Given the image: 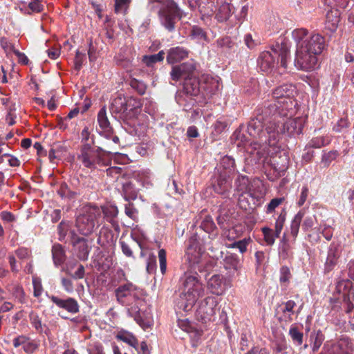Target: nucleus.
<instances>
[{
  "label": "nucleus",
  "instance_id": "2",
  "mask_svg": "<svg viewBox=\"0 0 354 354\" xmlns=\"http://www.w3.org/2000/svg\"><path fill=\"white\" fill-rule=\"evenodd\" d=\"M117 301L125 306L129 315L143 329L149 328L151 325L150 319L144 317L141 312V306L144 303L143 290L130 281L120 285L115 290Z\"/></svg>",
  "mask_w": 354,
  "mask_h": 354
},
{
  "label": "nucleus",
  "instance_id": "57",
  "mask_svg": "<svg viewBox=\"0 0 354 354\" xmlns=\"http://www.w3.org/2000/svg\"><path fill=\"white\" fill-rule=\"evenodd\" d=\"M131 2V0H115V12L119 13L125 11Z\"/></svg>",
  "mask_w": 354,
  "mask_h": 354
},
{
  "label": "nucleus",
  "instance_id": "59",
  "mask_svg": "<svg viewBox=\"0 0 354 354\" xmlns=\"http://www.w3.org/2000/svg\"><path fill=\"white\" fill-rule=\"evenodd\" d=\"M1 46L7 54L10 53H15L17 50L15 48L14 44L10 42L6 38L3 37L1 39Z\"/></svg>",
  "mask_w": 354,
  "mask_h": 354
},
{
  "label": "nucleus",
  "instance_id": "25",
  "mask_svg": "<svg viewBox=\"0 0 354 354\" xmlns=\"http://www.w3.org/2000/svg\"><path fill=\"white\" fill-rule=\"evenodd\" d=\"M339 257L338 247L334 243L330 245L326 261L325 263V271H331L337 264V259Z\"/></svg>",
  "mask_w": 354,
  "mask_h": 354
},
{
  "label": "nucleus",
  "instance_id": "17",
  "mask_svg": "<svg viewBox=\"0 0 354 354\" xmlns=\"http://www.w3.org/2000/svg\"><path fill=\"white\" fill-rule=\"evenodd\" d=\"M230 176L226 174H221L213 184V188L216 193L223 195L224 197L228 196L232 187Z\"/></svg>",
  "mask_w": 354,
  "mask_h": 354
},
{
  "label": "nucleus",
  "instance_id": "13",
  "mask_svg": "<svg viewBox=\"0 0 354 354\" xmlns=\"http://www.w3.org/2000/svg\"><path fill=\"white\" fill-rule=\"evenodd\" d=\"M203 251L196 236L190 237L187 243L184 259L191 271L202 272L203 270Z\"/></svg>",
  "mask_w": 354,
  "mask_h": 354
},
{
  "label": "nucleus",
  "instance_id": "63",
  "mask_svg": "<svg viewBox=\"0 0 354 354\" xmlns=\"http://www.w3.org/2000/svg\"><path fill=\"white\" fill-rule=\"evenodd\" d=\"M28 8L33 12H41L44 10V5L41 0H31L28 4Z\"/></svg>",
  "mask_w": 354,
  "mask_h": 354
},
{
  "label": "nucleus",
  "instance_id": "9",
  "mask_svg": "<svg viewBox=\"0 0 354 354\" xmlns=\"http://www.w3.org/2000/svg\"><path fill=\"white\" fill-rule=\"evenodd\" d=\"M155 3L162 5L158 11L161 24L169 32L174 31L177 18L180 19L177 4L173 0H148V8L151 10L154 9Z\"/></svg>",
  "mask_w": 354,
  "mask_h": 354
},
{
  "label": "nucleus",
  "instance_id": "47",
  "mask_svg": "<svg viewBox=\"0 0 354 354\" xmlns=\"http://www.w3.org/2000/svg\"><path fill=\"white\" fill-rule=\"evenodd\" d=\"M350 126V122L347 118H340L336 123L333 126V131L335 133H343Z\"/></svg>",
  "mask_w": 354,
  "mask_h": 354
},
{
  "label": "nucleus",
  "instance_id": "53",
  "mask_svg": "<svg viewBox=\"0 0 354 354\" xmlns=\"http://www.w3.org/2000/svg\"><path fill=\"white\" fill-rule=\"evenodd\" d=\"M130 86L133 89L136 91L140 95H143L146 91V85L136 79H133L130 82Z\"/></svg>",
  "mask_w": 354,
  "mask_h": 354
},
{
  "label": "nucleus",
  "instance_id": "46",
  "mask_svg": "<svg viewBox=\"0 0 354 354\" xmlns=\"http://www.w3.org/2000/svg\"><path fill=\"white\" fill-rule=\"evenodd\" d=\"M29 319L32 327L35 328L37 332L41 333L43 332V325L38 314L34 311H31L29 314Z\"/></svg>",
  "mask_w": 354,
  "mask_h": 354
},
{
  "label": "nucleus",
  "instance_id": "58",
  "mask_svg": "<svg viewBox=\"0 0 354 354\" xmlns=\"http://www.w3.org/2000/svg\"><path fill=\"white\" fill-rule=\"evenodd\" d=\"M12 294L21 304L25 302V293L21 286H15L12 290Z\"/></svg>",
  "mask_w": 354,
  "mask_h": 354
},
{
  "label": "nucleus",
  "instance_id": "10",
  "mask_svg": "<svg viewBox=\"0 0 354 354\" xmlns=\"http://www.w3.org/2000/svg\"><path fill=\"white\" fill-rule=\"evenodd\" d=\"M100 210L97 206L86 207L76 218L77 231L84 236L91 234L100 225Z\"/></svg>",
  "mask_w": 354,
  "mask_h": 354
},
{
  "label": "nucleus",
  "instance_id": "35",
  "mask_svg": "<svg viewBox=\"0 0 354 354\" xmlns=\"http://www.w3.org/2000/svg\"><path fill=\"white\" fill-rule=\"evenodd\" d=\"M192 97L187 93L185 94L184 91H181L177 93L176 100L179 105L185 108H189L195 102Z\"/></svg>",
  "mask_w": 354,
  "mask_h": 354
},
{
  "label": "nucleus",
  "instance_id": "27",
  "mask_svg": "<svg viewBox=\"0 0 354 354\" xmlns=\"http://www.w3.org/2000/svg\"><path fill=\"white\" fill-rule=\"evenodd\" d=\"M201 82L203 88L211 94H214L219 90L220 84L217 77L204 75L201 79Z\"/></svg>",
  "mask_w": 354,
  "mask_h": 354
},
{
  "label": "nucleus",
  "instance_id": "43",
  "mask_svg": "<svg viewBox=\"0 0 354 354\" xmlns=\"http://www.w3.org/2000/svg\"><path fill=\"white\" fill-rule=\"evenodd\" d=\"M165 53L162 50L160 51L158 53L151 55H145L142 58V62L147 66H152L153 64L162 61L164 59Z\"/></svg>",
  "mask_w": 354,
  "mask_h": 354
},
{
  "label": "nucleus",
  "instance_id": "40",
  "mask_svg": "<svg viewBox=\"0 0 354 354\" xmlns=\"http://www.w3.org/2000/svg\"><path fill=\"white\" fill-rule=\"evenodd\" d=\"M127 281H129L127 279L126 274L121 268H119L115 271L111 279V283L113 286H119L120 285L123 284L122 283H124Z\"/></svg>",
  "mask_w": 354,
  "mask_h": 354
},
{
  "label": "nucleus",
  "instance_id": "52",
  "mask_svg": "<svg viewBox=\"0 0 354 354\" xmlns=\"http://www.w3.org/2000/svg\"><path fill=\"white\" fill-rule=\"evenodd\" d=\"M284 201L285 198L283 197L274 198L272 199L266 206V213L268 214L273 213L276 208H277Z\"/></svg>",
  "mask_w": 354,
  "mask_h": 354
},
{
  "label": "nucleus",
  "instance_id": "62",
  "mask_svg": "<svg viewBox=\"0 0 354 354\" xmlns=\"http://www.w3.org/2000/svg\"><path fill=\"white\" fill-rule=\"evenodd\" d=\"M122 173V168L120 167H111L106 169L107 176L113 178L115 180L118 179Z\"/></svg>",
  "mask_w": 354,
  "mask_h": 354
},
{
  "label": "nucleus",
  "instance_id": "4",
  "mask_svg": "<svg viewBox=\"0 0 354 354\" xmlns=\"http://www.w3.org/2000/svg\"><path fill=\"white\" fill-rule=\"evenodd\" d=\"M181 281V292L176 301V306L180 310L189 312L198 299L204 295L205 288L198 277L197 271H194V273L185 272Z\"/></svg>",
  "mask_w": 354,
  "mask_h": 354
},
{
  "label": "nucleus",
  "instance_id": "33",
  "mask_svg": "<svg viewBox=\"0 0 354 354\" xmlns=\"http://www.w3.org/2000/svg\"><path fill=\"white\" fill-rule=\"evenodd\" d=\"M225 267L226 269H233L239 272L241 268V260L236 254H230L225 257Z\"/></svg>",
  "mask_w": 354,
  "mask_h": 354
},
{
  "label": "nucleus",
  "instance_id": "19",
  "mask_svg": "<svg viewBox=\"0 0 354 354\" xmlns=\"http://www.w3.org/2000/svg\"><path fill=\"white\" fill-rule=\"evenodd\" d=\"M236 191L239 192L240 195L242 196L244 194H248L251 197L258 198L263 196V193L261 192H257L251 189L250 187L249 179L246 176H239L236 182Z\"/></svg>",
  "mask_w": 354,
  "mask_h": 354
},
{
  "label": "nucleus",
  "instance_id": "24",
  "mask_svg": "<svg viewBox=\"0 0 354 354\" xmlns=\"http://www.w3.org/2000/svg\"><path fill=\"white\" fill-rule=\"evenodd\" d=\"M295 306L296 303L293 300H288L282 303L281 305V315L279 319L288 323L292 322V317L295 313L294 310Z\"/></svg>",
  "mask_w": 354,
  "mask_h": 354
},
{
  "label": "nucleus",
  "instance_id": "37",
  "mask_svg": "<svg viewBox=\"0 0 354 354\" xmlns=\"http://www.w3.org/2000/svg\"><path fill=\"white\" fill-rule=\"evenodd\" d=\"M331 142V138L329 136H319L311 139L308 142V146L312 148H321L328 145Z\"/></svg>",
  "mask_w": 354,
  "mask_h": 354
},
{
  "label": "nucleus",
  "instance_id": "45",
  "mask_svg": "<svg viewBox=\"0 0 354 354\" xmlns=\"http://www.w3.org/2000/svg\"><path fill=\"white\" fill-rule=\"evenodd\" d=\"M339 156L337 150H331L330 151H324L322 157V162L325 167H328L330 164Z\"/></svg>",
  "mask_w": 354,
  "mask_h": 354
},
{
  "label": "nucleus",
  "instance_id": "28",
  "mask_svg": "<svg viewBox=\"0 0 354 354\" xmlns=\"http://www.w3.org/2000/svg\"><path fill=\"white\" fill-rule=\"evenodd\" d=\"M130 121L127 122L126 130L129 134L134 136L141 137L145 135L146 131V126L144 124H140L133 118L129 119Z\"/></svg>",
  "mask_w": 354,
  "mask_h": 354
},
{
  "label": "nucleus",
  "instance_id": "20",
  "mask_svg": "<svg viewBox=\"0 0 354 354\" xmlns=\"http://www.w3.org/2000/svg\"><path fill=\"white\" fill-rule=\"evenodd\" d=\"M100 210V223L105 219L107 222L110 223L113 227H118L115 218L118 214V207L115 205H107L99 207Z\"/></svg>",
  "mask_w": 354,
  "mask_h": 354
},
{
  "label": "nucleus",
  "instance_id": "56",
  "mask_svg": "<svg viewBox=\"0 0 354 354\" xmlns=\"http://www.w3.org/2000/svg\"><path fill=\"white\" fill-rule=\"evenodd\" d=\"M124 212L128 217L133 220H136L138 217V210L134 207V205L129 201L125 205Z\"/></svg>",
  "mask_w": 354,
  "mask_h": 354
},
{
  "label": "nucleus",
  "instance_id": "32",
  "mask_svg": "<svg viewBox=\"0 0 354 354\" xmlns=\"http://www.w3.org/2000/svg\"><path fill=\"white\" fill-rule=\"evenodd\" d=\"M52 255L56 266L62 265L66 259L63 247L59 244H55L52 248Z\"/></svg>",
  "mask_w": 354,
  "mask_h": 354
},
{
  "label": "nucleus",
  "instance_id": "1",
  "mask_svg": "<svg viewBox=\"0 0 354 354\" xmlns=\"http://www.w3.org/2000/svg\"><path fill=\"white\" fill-rule=\"evenodd\" d=\"M292 38L296 42L295 65L302 71H311L316 68L317 56L326 47L325 38L319 33H310L305 28L292 31Z\"/></svg>",
  "mask_w": 354,
  "mask_h": 354
},
{
  "label": "nucleus",
  "instance_id": "23",
  "mask_svg": "<svg viewBox=\"0 0 354 354\" xmlns=\"http://www.w3.org/2000/svg\"><path fill=\"white\" fill-rule=\"evenodd\" d=\"M189 55V51L180 46H176L170 48L168 50L167 61L169 64H175L187 58Z\"/></svg>",
  "mask_w": 354,
  "mask_h": 354
},
{
  "label": "nucleus",
  "instance_id": "7",
  "mask_svg": "<svg viewBox=\"0 0 354 354\" xmlns=\"http://www.w3.org/2000/svg\"><path fill=\"white\" fill-rule=\"evenodd\" d=\"M196 70V64L193 60L176 65L172 67L170 73L171 80L178 82L184 80L183 89L185 94L196 96L199 93L200 86H202L201 80L199 82L193 76Z\"/></svg>",
  "mask_w": 354,
  "mask_h": 354
},
{
  "label": "nucleus",
  "instance_id": "38",
  "mask_svg": "<svg viewBox=\"0 0 354 354\" xmlns=\"http://www.w3.org/2000/svg\"><path fill=\"white\" fill-rule=\"evenodd\" d=\"M252 241L250 237L244 238L242 240L234 241L233 243L227 245V248H236L239 251L243 254L247 251L249 243Z\"/></svg>",
  "mask_w": 354,
  "mask_h": 354
},
{
  "label": "nucleus",
  "instance_id": "5",
  "mask_svg": "<svg viewBox=\"0 0 354 354\" xmlns=\"http://www.w3.org/2000/svg\"><path fill=\"white\" fill-rule=\"evenodd\" d=\"M266 131L270 138V143L276 145L283 134L289 136L299 135L302 131L303 120L300 118H292V116H283L278 114L270 115Z\"/></svg>",
  "mask_w": 354,
  "mask_h": 354
},
{
  "label": "nucleus",
  "instance_id": "61",
  "mask_svg": "<svg viewBox=\"0 0 354 354\" xmlns=\"http://www.w3.org/2000/svg\"><path fill=\"white\" fill-rule=\"evenodd\" d=\"M291 277L290 269L287 266H283L280 269L279 281L281 283H288Z\"/></svg>",
  "mask_w": 354,
  "mask_h": 354
},
{
  "label": "nucleus",
  "instance_id": "50",
  "mask_svg": "<svg viewBox=\"0 0 354 354\" xmlns=\"http://www.w3.org/2000/svg\"><path fill=\"white\" fill-rule=\"evenodd\" d=\"M289 335H290L292 341L297 345L300 346L303 342V333L299 331L298 328L294 325L291 326L289 330Z\"/></svg>",
  "mask_w": 354,
  "mask_h": 354
},
{
  "label": "nucleus",
  "instance_id": "26",
  "mask_svg": "<svg viewBox=\"0 0 354 354\" xmlns=\"http://www.w3.org/2000/svg\"><path fill=\"white\" fill-rule=\"evenodd\" d=\"M333 351L335 354H353V346L351 340L346 337H342L333 346Z\"/></svg>",
  "mask_w": 354,
  "mask_h": 354
},
{
  "label": "nucleus",
  "instance_id": "22",
  "mask_svg": "<svg viewBox=\"0 0 354 354\" xmlns=\"http://www.w3.org/2000/svg\"><path fill=\"white\" fill-rule=\"evenodd\" d=\"M73 245L77 249V257L80 260H87L90 252L87 240L73 234L72 238Z\"/></svg>",
  "mask_w": 354,
  "mask_h": 354
},
{
  "label": "nucleus",
  "instance_id": "44",
  "mask_svg": "<svg viewBox=\"0 0 354 354\" xmlns=\"http://www.w3.org/2000/svg\"><path fill=\"white\" fill-rule=\"evenodd\" d=\"M232 139L235 140V142H237L236 145L238 147L243 146L247 151V148L249 147L250 143L248 144L249 141L241 130H236L232 135Z\"/></svg>",
  "mask_w": 354,
  "mask_h": 354
},
{
  "label": "nucleus",
  "instance_id": "51",
  "mask_svg": "<svg viewBox=\"0 0 354 354\" xmlns=\"http://www.w3.org/2000/svg\"><path fill=\"white\" fill-rule=\"evenodd\" d=\"M57 193L62 198H73L77 195V193L71 191L66 183L61 184Z\"/></svg>",
  "mask_w": 354,
  "mask_h": 354
},
{
  "label": "nucleus",
  "instance_id": "16",
  "mask_svg": "<svg viewBox=\"0 0 354 354\" xmlns=\"http://www.w3.org/2000/svg\"><path fill=\"white\" fill-rule=\"evenodd\" d=\"M207 288L214 295H223L227 288L225 277L222 274L212 275L207 281Z\"/></svg>",
  "mask_w": 354,
  "mask_h": 354
},
{
  "label": "nucleus",
  "instance_id": "15",
  "mask_svg": "<svg viewBox=\"0 0 354 354\" xmlns=\"http://www.w3.org/2000/svg\"><path fill=\"white\" fill-rule=\"evenodd\" d=\"M13 346L15 348L22 346L23 350L26 353L32 354L39 348V342L31 339L26 335H21L14 338Z\"/></svg>",
  "mask_w": 354,
  "mask_h": 354
},
{
  "label": "nucleus",
  "instance_id": "3",
  "mask_svg": "<svg viewBox=\"0 0 354 354\" xmlns=\"http://www.w3.org/2000/svg\"><path fill=\"white\" fill-rule=\"evenodd\" d=\"M295 87L291 84L281 85L272 91L273 102L264 110L265 117L278 114L283 116H293L296 113L297 102L294 100Z\"/></svg>",
  "mask_w": 354,
  "mask_h": 354
},
{
  "label": "nucleus",
  "instance_id": "18",
  "mask_svg": "<svg viewBox=\"0 0 354 354\" xmlns=\"http://www.w3.org/2000/svg\"><path fill=\"white\" fill-rule=\"evenodd\" d=\"M49 298L57 306L66 310L68 313L75 314L79 312V304L73 298L68 297L66 299H62L54 295L49 297Z\"/></svg>",
  "mask_w": 354,
  "mask_h": 354
},
{
  "label": "nucleus",
  "instance_id": "8",
  "mask_svg": "<svg viewBox=\"0 0 354 354\" xmlns=\"http://www.w3.org/2000/svg\"><path fill=\"white\" fill-rule=\"evenodd\" d=\"M289 57L290 50L288 48L277 46L271 51L262 52L259 56L257 64L261 71L270 73L279 64L280 58V66L283 68V71H279V73H281L287 68V60Z\"/></svg>",
  "mask_w": 354,
  "mask_h": 354
},
{
  "label": "nucleus",
  "instance_id": "21",
  "mask_svg": "<svg viewBox=\"0 0 354 354\" xmlns=\"http://www.w3.org/2000/svg\"><path fill=\"white\" fill-rule=\"evenodd\" d=\"M97 122L100 129V133L103 134L106 138H111L113 130L106 115L105 106L102 107L97 113Z\"/></svg>",
  "mask_w": 354,
  "mask_h": 354
},
{
  "label": "nucleus",
  "instance_id": "29",
  "mask_svg": "<svg viewBox=\"0 0 354 354\" xmlns=\"http://www.w3.org/2000/svg\"><path fill=\"white\" fill-rule=\"evenodd\" d=\"M325 27L331 32H335L340 21L339 14L337 10H330L326 14Z\"/></svg>",
  "mask_w": 354,
  "mask_h": 354
},
{
  "label": "nucleus",
  "instance_id": "34",
  "mask_svg": "<svg viewBox=\"0 0 354 354\" xmlns=\"http://www.w3.org/2000/svg\"><path fill=\"white\" fill-rule=\"evenodd\" d=\"M304 216V210L301 209L294 216L290 225V234L294 238L297 236L302 218Z\"/></svg>",
  "mask_w": 354,
  "mask_h": 354
},
{
  "label": "nucleus",
  "instance_id": "11",
  "mask_svg": "<svg viewBox=\"0 0 354 354\" xmlns=\"http://www.w3.org/2000/svg\"><path fill=\"white\" fill-rule=\"evenodd\" d=\"M110 155L111 152L106 151L100 147L95 149L87 143L82 146L78 159L85 167L93 169L97 166L106 165L108 160H106L105 156Z\"/></svg>",
  "mask_w": 354,
  "mask_h": 354
},
{
  "label": "nucleus",
  "instance_id": "36",
  "mask_svg": "<svg viewBox=\"0 0 354 354\" xmlns=\"http://www.w3.org/2000/svg\"><path fill=\"white\" fill-rule=\"evenodd\" d=\"M123 196L125 201H130L137 198V191L130 182L126 183L122 187Z\"/></svg>",
  "mask_w": 354,
  "mask_h": 354
},
{
  "label": "nucleus",
  "instance_id": "30",
  "mask_svg": "<svg viewBox=\"0 0 354 354\" xmlns=\"http://www.w3.org/2000/svg\"><path fill=\"white\" fill-rule=\"evenodd\" d=\"M116 337L118 339L132 346L136 350H138V340L131 333L125 330H122L118 333Z\"/></svg>",
  "mask_w": 354,
  "mask_h": 354
},
{
  "label": "nucleus",
  "instance_id": "39",
  "mask_svg": "<svg viewBox=\"0 0 354 354\" xmlns=\"http://www.w3.org/2000/svg\"><path fill=\"white\" fill-rule=\"evenodd\" d=\"M77 268L76 271H75L74 272H73V265L67 266V267L66 268V272L67 274L71 276V277L73 279H83L84 277V274H85L84 267L81 264H77Z\"/></svg>",
  "mask_w": 354,
  "mask_h": 354
},
{
  "label": "nucleus",
  "instance_id": "48",
  "mask_svg": "<svg viewBox=\"0 0 354 354\" xmlns=\"http://www.w3.org/2000/svg\"><path fill=\"white\" fill-rule=\"evenodd\" d=\"M261 231L263 234V239L267 245H272L274 243L275 239V232H273L272 229L268 227H264L261 229Z\"/></svg>",
  "mask_w": 354,
  "mask_h": 354
},
{
  "label": "nucleus",
  "instance_id": "12",
  "mask_svg": "<svg viewBox=\"0 0 354 354\" xmlns=\"http://www.w3.org/2000/svg\"><path fill=\"white\" fill-rule=\"evenodd\" d=\"M140 107L141 104L136 99H127L120 95L112 100L110 109L113 113L120 114V117L128 120L134 118L140 111Z\"/></svg>",
  "mask_w": 354,
  "mask_h": 354
},
{
  "label": "nucleus",
  "instance_id": "42",
  "mask_svg": "<svg viewBox=\"0 0 354 354\" xmlns=\"http://www.w3.org/2000/svg\"><path fill=\"white\" fill-rule=\"evenodd\" d=\"M286 218V212L284 209L281 210L278 215L274 225L275 236L279 237V235L283 230Z\"/></svg>",
  "mask_w": 354,
  "mask_h": 354
},
{
  "label": "nucleus",
  "instance_id": "41",
  "mask_svg": "<svg viewBox=\"0 0 354 354\" xmlns=\"http://www.w3.org/2000/svg\"><path fill=\"white\" fill-rule=\"evenodd\" d=\"M221 166L225 171L223 174L230 176V174L234 171L235 161L231 156H225L221 160Z\"/></svg>",
  "mask_w": 354,
  "mask_h": 354
},
{
  "label": "nucleus",
  "instance_id": "55",
  "mask_svg": "<svg viewBox=\"0 0 354 354\" xmlns=\"http://www.w3.org/2000/svg\"><path fill=\"white\" fill-rule=\"evenodd\" d=\"M309 194V189L307 185H304L301 189V193L297 201L299 207L303 206L307 201Z\"/></svg>",
  "mask_w": 354,
  "mask_h": 354
},
{
  "label": "nucleus",
  "instance_id": "54",
  "mask_svg": "<svg viewBox=\"0 0 354 354\" xmlns=\"http://www.w3.org/2000/svg\"><path fill=\"white\" fill-rule=\"evenodd\" d=\"M158 259L160 272L162 274H164L167 270L166 251L164 249H160L158 251Z\"/></svg>",
  "mask_w": 354,
  "mask_h": 354
},
{
  "label": "nucleus",
  "instance_id": "60",
  "mask_svg": "<svg viewBox=\"0 0 354 354\" xmlns=\"http://www.w3.org/2000/svg\"><path fill=\"white\" fill-rule=\"evenodd\" d=\"M191 36L194 39H205L206 34L204 30L198 26H194L192 28Z\"/></svg>",
  "mask_w": 354,
  "mask_h": 354
},
{
  "label": "nucleus",
  "instance_id": "49",
  "mask_svg": "<svg viewBox=\"0 0 354 354\" xmlns=\"http://www.w3.org/2000/svg\"><path fill=\"white\" fill-rule=\"evenodd\" d=\"M324 339V335L320 330L317 331L316 333H312L310 335V340L313 342V351H317Z\"/></svg>",
  "mask_w": 354,
  "mask_h": 354
},
{
  "label": "nucleus",
  "instance_id": "14",
  "mask_svg": "<svg viewBox=\"0 0 354 354\" xmlns=\"http://www.w3.org/2000/svg\"><path fill=\"white\" fill-rule=\"evenodd\" d=\"M218 301L214 297L209 296L201 301L196 309V316L203 322L212 321L218 310Z\"/></svg>",
  "mask_w": 354,
  "mask_h": 354
},
{
  "label": "nucleus",
  "instance_id": "6",
  "mask_svg": "<svg viewBox=\"0 0 354 354\" xmlns=\"http://www.w3.org/2000/svg\"><path fill=\"white\" fill-rule=\"evenodd\" d=\"M266 119V123H263L262 120L264 119L263 116L251 120L248 126V133L249 135L258 140L251 142L249 147L247 148V151L253 156H257L260 160L263 156L264 148L263 145H268L270 146H274L270 143V138L267 133L266 127L268 122L270 120V116H268Z\"/></svg>",
  "mask_w": 354,
  "mask_h": 354
},
{
  "label": "nucleus",
  "instance_id": "31",
  "mask_svg": "<svg viewBox=\"0 0 354 354\" xmlns=\"http://www.w3.org/2000/svg\"><path fill=\"white\" fill-rule=\"evenodd\" d=\"M201 227L207 233L209 234L211 239L217 235L216 227L210 216H205L201 224Z\"/></svg>",
  "mask_w": 354,
  "mask_h": 354
},
{
  "label": "nucleus",
  "instance_id": "64",
  "mask_svg": "<svg viewBox=\"0 0 354 354\" xmlns=\"http://www.w3.org/2000/svg\"><path fill=\"white\" fill-rule=\"evenodd\" d=\"M61 283L64 290L68 293H72L74 291V286L71 279L63 277L61 279Z\"/></svg>",
  "mask_w": 354,
  "mask_h": 354
}]
</instances>
